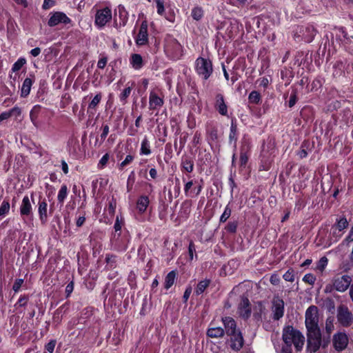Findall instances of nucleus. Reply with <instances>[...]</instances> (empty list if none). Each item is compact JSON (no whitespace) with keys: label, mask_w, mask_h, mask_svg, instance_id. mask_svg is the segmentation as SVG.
Instances as JSON below:
<instances>
[{"label":"nucleus","mask_w":353,"mask_h":353,"mask_svg":"<svg viewBox=\"0 0 353 353\" xmlns=\"http://www.w3.org/2000/svg\"><path fill=\"white\" fill-rule=\"evenodd\" d=\"M20 214L22 217H28L32 215V207L28 196H25L20 205Z\"/></svg>","instance_id":"393cba45"},{"label":"nucleus","mask_w":353,"mask_h":353,"mask_svg":"<svg viewBox=\"0 0 353 353\" xmlns=\"http://www.w3.org/2000/svg\"><path fill=\"white\" fill-rule=\"evenodd\" d=\"M41 110V106L39 105H35L32 107L30 112V118L35 127H38L39 121L38 117Z\"/></svg>","instance_id":"c756f323"},{"label":"nucleus","mask_w":353,"mask_h":353,"mask_svg":"<svg viewBox=\"0 0 353 353\" xmlns=\"http://www.w3.org/2000/svg\"><path fill=\"white\" fill-rule=\"evenodd\" d=\"M225 334L230 337V347L236 351L241 350L243 345L244 340L239 329L236 327V321L231 317L222 319Z\"/></svg>","instance_id":"f257e3e1"},{"label":"nucleus","mask_w":353,"mask_h":353,"mask_svg":"<svg viewBox=\"0 0 353 353\" xmlns=\"http://www.w3.org/2000/svg\"><path fill=\"white\" fill-rule=\"evenodd\" d=\"M201 186L196 181L194 183L192 180L185 183L184 185V192L185 196L193 197L200 194Z\"/></svg>","instance_id":"412c9836"},{"label":"nucleus","mask_w":353,"mask_h":353,"mask_svg":"<svg viewBox=\"0 0 353 353\" xmlns=\"http://www.w3.org/2000/svg\"><path fill=\"white\" fill-rule=\"evenodd\" d=\"M92 315V310L90 308H85L83 310L79 317V321L85 323L87 320Z\"/></svg>","instance_id":"09e8293b"},{"label":"nucleus","mask_w":353,"mask_h":353,"mask_svg":"<svg viewBox=\"0 0 353 353\" xmlns=\"http://www.w3.org/2000/svg\"><path fill=\"white\" fill-rule=\"evenodd\" d=\"M70 307V301H65L60 307H59L53 313L52 322L56 326L59 325L64 315L68 314Z\"/></svg>","instance_id":"dca6fc26"},{"label":"nucleus","mask_w":353,"mask_h":353,"mask_svg":"<svg viewBox=\"0 0 353 353\" xmlns=\"http://www.w3.org/2000/svg\"><path fill=\"white\" fill-rule=\"evenodd\" d=\"M188 254V260L190 262H191L194 259V256H195L196 259H197V255L196 254L195 245L192 241H190L189 243Z\"/></svg>","instance_id":"c03bdc74"},{"label":"nucleus","mask_w":353,"mask_h":353,"mask_svg":"<svg viewBox=\"0 0 353 353\" xmlns=\"http://www.w3.org/2000/svg\"><path fill=\"white\" fill-rule=\"evenodd\" d=\"M30 295L29 294H21L18 301L14 304V307L19 309L20 307L25 308L29 303Z\"/></svg>","instance_id":"473e14b6"},{"label":"nucleus","mask_w":353,"mask_h":353,"mask_svg":"<svg viewBox=\"0 0 353 353\" xmlns=\"http://www.w3.org/2000/svg\"><path fill=\"white\" fill-rule=\"evenodd\" d=\"M117 16L119 17V27H124L127 23H128V11L126 10L125 8L124 7V6L120 4L119 5L118 8H117V10H115V14H114V23H115V26L117 27L118 24L117 23Z\"/></svg>","instance_id":"6ab92c4d"},{"label":"nucleus","mask_w":353,"mask_h":353,"mask_svg":"<svg viewBox=\"0 0 353 353\" xmlns=\"http://www.w3.org/2000/svg\"><path fill=\"white\" fill-rule=\"evenodd\" d=\"M150 204L148 196L140 195L136 202V209L139 214H144Z\"/></svg>","instance_id":"a878e982"},{"label":"nucleus","mask_w":353,"mask_h":353,"mask_svg":"<svg viewBox=\"0 0 353 353\" xmlns=\"http://www.w3.org/2000/svg\"><path fill=\"white\" fill-rule=\"evenodd\" d=\"M201 133L199 131H196L192 139V143L194 146H196L201 144Z\"/></svg>","instance_id":"0e129e2a"},{"label":"nucleus","mask_w":353,"mask_h":353,"mask_svg":"<svg viewBox=\"0 0 353 353\" xmlns=\"http://www.w3.org/2000/svg\"><path fill=\"white\" fill-rule=\"evenodd\" d=\"M238 223L236 221L229 222L225 227V230L230 233H234L236 230Z\"/></svg>","instance_id":"4d7b16f0"},{"label":"nucleus","mask_w":353,"mask_h":353,"mask_svg":"<svg viewBox=\"0 0 353 353\" xmlns=\"http://www.w3.org/2000/svg\"><path fill=\"white\" fill-rule=\"evenodd\" d=\"M272 303V319L279 321L284 314V301L279 296H274Z\"/></svg>","instance_id":"2eb2a0df"},{"label":"nucleus","mask_w":353,"mask_h":353,"mask_svg":"<svg viewBox=\"0 0 353 353\" xmlns=\"http://www.w3.org/2000/svg\"><path fill=\"white\" fill-rule=\"evenodd\" d=\"M337 319L343 326L347 327L353 322V315L347 306L341 305L337 310Z\"/></svg>","instance_id":"ddd939ff"},{"label":"nucleus","mask_w":353,"mask_h":353,"mask_svg":"<svg viewBox=\"0 0 353 353\" xmlns=\"http://www.w3.org/2000/svg\"><path fill=\"white\" fill-rule=\"evenodd\" d=\"M165 154L168 156L170 159L172 157L173 150L172 145L171 143H167L165 145Z\"/></svg>","instance_id":"338daca9"},{"label":"nucleus","mask_w":353,"mask_h":353,"mask_svg":"<svg viewBox=\"0 0 353 353\" xmlns=\"http://www.w3.org/2000/svg\"><path fill=\"white\" fill-rule=\"evenodd\" d=\"M194 168V158L189 154H183L181 157L180 168L183 173H191Z\"/></svg>","instance_id":"aec40b11"},{"label":"nucleus","mask_w":353,"mask_h":353,"mask_svg":"<svg viewBox=\"0 0 353 353\" xmlns=\"http://www.w3.org/2000/svg\"><path fill=\"white\" fill-rule=\"evenodd\" d=\"M186 83L190 93L197 94L198 90L195 81L190 77H186Z\"/></svg>","instance_id":"603ef678"},{"label":"nucleus","mask_w":353,"mask_h":353,"mask_svg":"<svg viewBox=\"0 0 353 353\" xmlns=\"http://www.w3.org/2000/svg\"><path fill=\"white\" fill-rule=\"evenodd\" d=\"M5 113L8 115V119L10 118L11 117H15L16 118H18L21 114V110L18 106H14L8 111H6Z\"/></svg>","instance_id":"3c124183"},{"label":"nucleus","mask_w":353,"mask_h":353,"mask_svg":"<svg viewBox=\"0 0 353 353\" xmlns=\"http://www.w3.org/2000/svg\"><path fill=\"white\" fill-rule=\"evenodd\" d=\"M48 203L45 198L39 196L38 202V214L39 219L42 223H45L48 220Z\"/></svg>","instance_id":"5701e85b"},{"label":"nucleus","mask_w":353,"mask_h":353,"mask_svg":"<svg viewBox=\"0 0 353 353\" xmlns=\"http://www.w3.org/2000/svg\"><path fill=\"white\" fill-rule=\"evenodd\" d=\"M130 63L136 70H141L144 65V61L141 54H132L130 57Z\"/></svg>","instance_id":"c85d7f7f"},{"label":"nucleus","mask_w":353,"mask_h":353,"mask_svg":"<svg viewBox=\"0 0 353 353\" xmlns=\"http://www.w3.org/2000/svg\"><path fill=\"white\" fill-rule=\"evenodd\" d=\"M134 159V156L132 154H128L125 159L118 165L119 170H123L125 167L130 164Z\"/></svg>","instance_id":"8fccbe9b"},{"label":"nucleus","mask_w":353,"mask_h":353,"mask_svg":"<svg viewBox=\"0 0 353 353\" xmlns=\"http://www.w3.org/2000/svg\"><path fill=\"white\" fill-rule=\"evenodd\" d=\"M157 4V13L159 15H163L165 12L164 1L163 0H154Z\"/></svg>","instance_id":"bf43d9fd"},{"label":"nucleus","mask_w":353,"mask_h":353,"mask_svg":"<svg viewBox=\"0 0 353 353\" xmlns=\"http://www.w3.org/2000/svg\"><path fill=\"white\" fill-rule=\"evenodd\" d=\"M74 290V281H71L70 283H68L65 287V296L66 298H68L70 296L72 291Z\"/></svg>","instance_id":"69168bd1"},{"label":"nucleus","mask_w":353,"mask_h":353,"mask_svg":"<svg viewBox=\"0 0 353 353\" xmlns=\"http://www.w3.org/2000/svg\"><path fill=\"white\" fill-rule=\"evenodd\" d=\"M305 326L307 331L320 330L319 327L318 307L310 305L305 312Z\"/></svg>","instance_id":"1a4fd4ad"},{"label":"nucleus","mask_w":353,"mask_h":353,"mask_svg":"<svg viewBox=\"0 0 353 353\" xmlns=\"http://www.w3.org/2000/svg\"><path fill=\"white\" fill-rule=\"evenodd\" d=\"M10 208V202L8 199H4L0 206V216H5L9 213Z\"/></svg>","instance_id":"a18cd8bd"},{"label":"nucleus","mask_w":353,"mask_h":353,"mask_svg":"<svg viewBox=\"0 0 353 353\" xmlns=\"http://www.w3.org/2000/svg\"><path fill=\"white\" fill-rule=\"evenodd\" d=\"M178 276V272L176 270H173L169 272L165 276L163 288L165 290H168L175 283Z\"/></svg>","instance_id":"bb28decb"},{"label":"nucleus","mask_w":353,"mask_h":353,"mask_svg":"<svg viewBox=\"0 0 353 353\" xmlns=\"http://www.w3.org/2000/svg\"><path fill=\"white\" fill-rule=\"evenodd\" d=\"M112 19V12L110 7L98 9L94 15V25L99 28H104Z\"/></svg>","instance_id":"9d476101"},{"label":"nucleus","mask_w":353,"mask_h":353,"mask_svg":"<svg viewBox=\"0 0 353 353\" xmlns=\"http://www.w3.org/2000/svg\"><path fill=\"white\" fill-rule=\"evenodd\" d=\"M208 336L219 339L221 337V327H210L207 331Z\"/></svg>","instance_id":"49530a36"},{"label":"nucleus","mask_w":353,"mask_h":353,"mask_svg":"<svg viewBox=\"0 0 353 353\" xmlns=\"http://www.w3.org/2000/svg\"><path fill=\"white\" fill-rule=\"evenodd\" d=\"M195 64V70L197 74L203 79H208L213 71L211 61L209 59L200 57L196 59Z\"/></svg>","instance_id":"6e6552de"},{"label":"nucleus","mask_w":353,"mask_h":353,"mask_svg":"<svg viewBox=\"0 0 353 353\" xmlns=\"http://www.w3.org/2000/svg\"><path fill=\"white\" fill-rule=\"evenodd\" d=\"M131 236L125 228L119 233H112L110 238L111 248L117 252H124L130 242Z\"/></svg>","instance_id":"7ed1b4c3"},{"label":"nucleus","mask_w":353,"mask_h":353,"mask_svg":"<svg viewBox=\"0 0 353 353\" xmlns=\"http://www.w3.org/2000/svg\"><path fill=\"white\" fill-rule=\"evenodd\" d=\"M24 283V280L23 279H17L12 285V290L14 293H17L20 291V289L22 285Z\"/></svg>","instance_id":"13d9d810"},{"label":"nucleus","mask_w":353,"mask_h":353,"mask_svg":"<svg viewBox=\"0 0 353 353\" xmlns=\"http://www.w3.org/2000/svg\"><path fill=\"white\" fill-rule=\"evenodd\" d=\"M135 86V82H128L126 87L121 91L119 95V101L122 104H125L128 101V98L130 97L131 92Z\"/></svg>","instance_id":"cd10ccee"},{"label":"nucleus","mask_w":353,"mask_h":353,"mask_svg":"<svg viewBox=\"0 0 353 353\" xmlns=\"http://www.w3.org/2000/svg\"><path fill=\"white\" fill-rule=\"evenodd\" d=\"M109 159H110V154L108 153H105L101 157V159L99 160L98 165H97V168L99 170H102V169L105 168L109 161Z\"/></svg>","instance_id":"864d4df0"},{"label":"nucleus","mask_w":353,"mask_h":353,"mask_svg":"<svg viewBox=\"0 0 353 353\" xmlns=\"http://www.w3.org/2000/svg\"><path fill=\"white\" fill-rule=\"evenodd\" d=\"M203 15H204V12L201 7L196 6L192 8V12H191V16L194 20H196V21L201 20L203 18Z\"/></svg>","instance_id":"a19ab883"},{"label":"nucleus","mask_w":353,"mask_h":353,"mask_svg":"<svg viewBox=\"0 0 353 353\" xmlns=\"http://www.w3.org/2000/svg\"><path fill=\"white\" fill-rule=\"evenodd\" d=\"M102 99V94L101 92L97 93L92 100L89 103L88 107V112H90L91 114H94V112L96 111V108L97 105L100 103Z\"/></svg>","instance_id":"7c9ffc66"},{"label":"nucleus","mask_w":353,"mask_h":353,"mask_svg":"<svg viewBox=\"0 0 353 353\" xmlns=\"http://www.w3.org/2000/svg\"><path fill=\"white\" fill-rule=\"evenodd\" d=\"M35 81V76L32 73L29 74V77H26L22 84L21 89V97H27L30 92L31 87Z\"/></svg>","instance_id":"b1692460"},{"label":"nucleus","mask_w":353,"mask_h":353,"mask_svg":"<svg viewBox=\"0 0 353 353\" xmlns=\"http://www.w3.org/2000/svg\"><path fill=\"white\" fill-rule=\"evenodd\" d=\"M348 221L345 216L336 220V223L332 225V229H337L339 232H342L348 227Z\"/></svg>","instance_id":"e433bc0d"},{"label":"nucleus","mask_w":353,"mask_h":353,"mask_svg":"<svg viewBox=\"0 0 353 353\" xmlns=\"http://www.w3.org/2000/svg\"><path fill=\"white\" fill-rule=\"evenodd\" d=\"M182 46L172 36L168 35L165 39L164 51L172 60H178L182 56Z\"/></svg>","instance_id":"20e7f679"},{"label":"nucleus","mask_w":353,"mask_h":353,"mask_svg":"<svg viewBox=\"0 0 353 353\" xmlns=\"http://www.w3.org/2000/svg\"><path fill=\"white\" fill-rule=\"evenodd\" d=\"M152 153L150 144L148 137L145 136L141 143L140 155H150Z\"/></svg>","instance_id":"2f4dec72"},{"label":"nucleus","mask_w":353,"mask_h":353,"mask_svg":"<svg viewBox=\"0 0 353 353\" xmlns=\"http://www.w3.org/2000/svg\"><path fill=\"white\" fill-rule=\"evenodd\" d=\"M352 279L348 275L339 276L334 280L333 285L336 291L343 292L350 286Z\"/></svg>","instance_id":"f3484780"},{"label":"nucleus","mask_w":353,"mask_h":353,"mask_svg":"<svg viewBox=\"0 0 353 353\" xmlns=\"http://www.w3.org/2000/svg\"><path fill=\"white\" fill-rule=\"evenodd\" d=\"M321 345L320 330L307 331V350L311 353L318 351Z\"/></svg>","instance_id":"9b49d317"},{"label":"nucleus","mask_w":353,"mask_h":353,"mask_svg":"<svg viewBox=\"0 0 353 353\" xmlns=\"http://www.w3.org/2000/svg\"><path fill=\"white\" fill-rule=\"evenodd\" d=\"M210 279H205L203 281H201L198 283L197 286L195 289V294L196 295H200L202 293L205 292L206 288L210 285Z\"/></svg>","instance_id":"f704fd0d"},{"label":"nucleus","mask_w":353,"mask_h":353,"mask_svg":"<svg viewBox=\"0 0 353 353\" xmlns=\"http://www.w3.org/2000/svg\"><path fill=\"white\" fill-rule=\"evenodd\" d=\"M117 258L114 254H107L105 255V261L107 263V268L109 270L114 269L117 266Z\"/></svg>","instance_id":"c9c22d12"},{"label":"nucleus","mask_w":353,"mask_h":353,"mask_svg":"<svg viewBox=\"0 0 353 353\" xmlns=\"http://www.w3.org/2000/svg\"><path fill=\"white\" fill-rule=\"evenodd\" d=\"M164 103L165 94L163 91L158 88L150 90L149 94V110L152 112H157L156 115H157Z\"/></svg>","instance_id":"423d86ee"},{"label":"nucleus","mask_w":353,"mask_h":353,"mask_svg":"<svg viewBox=\"0 0 353 353\" xmlns=\"http://www.w3.org/2000/svg\"><path fill=\"white\" fill-rule=\"evenodd\" d=\"M348 344V338L345 333H337L333 336V345L336 350L342 351Z\"/></svg>","instance_id":"a211bd4d"},{"label":"nucleus","mask_w":353,"mask_h":353,"mask_svg":"<svg viewBox=\"0 0 353 353\" xmlns=\"http://www.w3.org/2000/svg\"><path fill=\"white\" fill-rule=\"evenodd\" d=\"M188 135V133H186L185 134H184V136H183V137L181 136L179 138V147L178 155H179L181 154V151L183 150V149L185 147V145L187 141Z\"/></svg>","instance_id":"052dcab7"},{"label":"nucleus","mask_w":353,"mask_h":353,"mask_svg":"<svg viewBox=\"0 0 353 353\" xmlns=\"http://www.w3.org/2000/svg\"><path fill=\"white\" fill-rule=\"evenodd\" d=\"M125 225L124 218L121 214L117 215L114 224V232L113 233H119L120 232H123L122 228Z\"/></svg>","instance_id":"72a5a7b5"},{"label":"nucleus","mask_w":353,"mask_h":353,"mask_svg":"<svg viewBox=\"0 0 353 353\" xmlns=\"http://www.w3.org/2000/svg\"><path fill=\"white\" fill-rule=\"evenodd\" d=\"M149 85V80L146 78L141 79L138 83L137 92L140 96L145 94Z\"/></svg>","instance_id":"ea45409f"},{"label":"nucleus","mask_w":353,"mask_h":353,"mask_svg":"<svg viewBox=\"0 0 353 353\" xmlns=\"http://www.w3.org/2000/svg\"><path fill=\"white\" fill-rule=\"evenodd\" d=\"M137 273L134 270H131L128 274L127 281L132 290H135L137 288Z\"/></svg>","instance_id":"58836bf2"},{"label":"nucleus","mask_w":353,"mask_h":353,"mask_svg":"<svg viewBox=\"0 0 353 353\" xmlns=\"http://www.w3.org/2000/svg\"><path fill=\"white\" fill-rule=\"evenodd\" d=\"M135 179H136L135 172H134V170H132L130 173V174L128 177V179H127L126 190H127L128 192H130L132 190L134 184L135 182Z\"/></svg>","instance_id":"79ce46f5"},{"label":"nucleus","mask_w":353,"mask_h":353,"mask_svg":"<svg viewBox=\"0 0 353 353\" xmlns=\"http://www.w3.org/2000/svg\"><path fill=\"white\" fill-rule=\"evenodd\" d=\"M26 63V59L24 57H20L12 66V72H16L21 69V68Z\"/></svg>","instance_id":"de8ad7c7"},{"label":"nucleus","mask_w":353,"mask_h":353,"mask_svg":"<svg viewBox=\"0 0 353 353\" xmlns=\"http://www.w3.org/2000/svg\"><path fill=\"white\" fill-rule=\"evenodd\" d=\"M116 205H117V202L114 199H112L110 201H109L108 211V214L110 216H113L114 214L115 210H116Z\"/></svg>","instance_id":"680f3d73"},{"label":"nucleus","mask_w":353,"mask_h":353,"mask_svg":"<svg viewBox=\"0 0 353 353\" xmlns=\"http://www.w3.org/2000/svg\"><path fill=\"white\" fill-rule=\"evenodd\" d=\"M248 101L251 103L259 104L261 101V97L259 92L252 91L248 96Z\"/></svg>","instance_id":"37998d69"},{"label":"nucleus","mask_w":353,"mask_h":353,"mask_svg":"<svg viewBox=\"0 0 353 353\" xmlns=\"http://www.w3.org/2000/svg\"><path fill=\"white\" fill-rule=\"evenodd\" d=\"M148 23L147 20H143L140 26L139 32L134 38L135 43L139 46H145L148 43Z\"/></svg>","instance_id":"4468645a"},{"label":"nucleus","mask_w":353,"mask_h":353,"mask_svg":"<svg viewBox=\"0 0 353 353\" xmlns=\"http://www.w3.org/2000/svg\"><path fill=\"white\" fill-rule=\"evenodd\" d=\"M57 344V340L56 339H51L50 341L46 343L44 346V349L46 351H47L49 353H53L55 346Z\"/></svg>","instance_id":"5fc2aeb1"},{"label":"nucleus","mask_w":353,"mask_h":353,"mask_svg":"<svg viewBox=\"0 0 353 353\" xmlns=\"http://www.w3.org/2000/svg\"><path fill=\"white\" fill-rule=\"evenodd\" d=\"M282 339L285 345L292 347L293 344L298 352L303 349L305 337L300 331L294 329L293 326L287 325L283 327Z\"/></svg>","instance_id":"f03ea898"},{"label":"nucleus","mask_w":353,"mask_h":353,"mask_svg":"<svg viewBox=\"0 0 353 353\" xmlns=\"http://www.w3.org/2000/svg\"><path fill=\"white\" fill-rule=\"evenodd\" d=\"M286 281L293 282L294 281V274L292 270H288L283 276Z\"/></svg>","instance_id":"e2e57ef3"},{"label":"nucleus","mask_w":353,"mask_h":353,"mask_svg":"<svg viewBox=\"0 0 353 353\" xmlns=\"http://www.w3.org/2000/svg\"><path fill=\"white\" fill-rule=\"evenodd\" d=\"M206 137L208 143L215 155H219L221 150L220 137L218 126L212 122L207 123Z\"/></svg>","instance_id":"39448f33"},{"label":"nucleus","mask_w":353,"mask_h":353,"mask_svg":"<svg viewBox=\"0 0 353 353\" xmlns=\"http://www.w3.org/2000/svg\"><path fill=\"white\" fill-rule=\"evenodd\" d=\"M239 312L243 319H248L251 314V306L248 298L243 295L239 305Z\"/></svg>","instance_id":"4be33fe9"},{"label":"nucleus","mask_w":353,"mask_h":353,"mask_svg":"<svg viewBox=\"0 0 353 353\" xmlns=\"http://www.w3.org/2000/svg\"><path fill=\"white\" fill-rule=\"evenodd\" d=\"M72 23V19L63 12L57 11L50 14L48 26L54 27L59 24L68 25Z\"/></svg>","instance_id":"f8f14e48"},{"label":"nucleus","mask_w":353,"mask_h":353,"mask_svg":"<svg viewBox=\"0 0 353 353\" xmlns=\"http://www.w3.org/2000/svg\"><path fill=\"white\" fill-rule=\"evenodd\" d=\"M102 132L100 135L101 139V143H103L105 139L107 138V136L109 134L110 132V128L108 124H103L101 126Z\"/></svg>","instance_id":"6e6d98bb"},{"label":"nucleus","mask_w":353,"mask_h":353,"mask_svg":"<svg viewBox=\"0 0 353 353\" xmlns=\"http://www.w3.org/2000/svg\"><path fill=\"white\" fill-rule=\"evenodd\" d=\"M316 30L312 25L297 26L294 31V39L296 41L310 43L316 35Z\"/></svg>","instance_id":"0eeeda50"},{"label":"nucleus","mask_w":353,"mask_h":353,"mask_svg":"<svg viewBox=\"0 0 353 353\" xmlns=\"http://www.w3.org/2000/svg\"><path fill=\"white\" fill-rule=\"evenodd\" d=\"M68 196V188L65 184H63L58 192L57 200L58 203L61 205L63 204Z\"/></svg>","instance_id":"4c0bfd02"},{"label":"nucleus","mask_w":353,"mask_h":353,"mask_svg":"<svg viewBox=\"0 0 353 353\" xmlns=\"http://www.w3.org/2000/svg\"><path fill=\"white\" fill-rule=\"evenodd\" d=\"M303 281L307 283H309V284H313L315 281H316V278L315 276L312 274H306L303 278Z\"/></svg>","instance_id":"774afa93"}]
</instances>
